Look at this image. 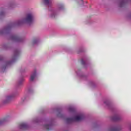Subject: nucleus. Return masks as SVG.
<instances>
[{"label":"nucleus","mask_w":131,"mask_h":131,"mask_svg":"<svg viewBox=\"0 0 131 131\" xmlns=\"http://www.w3.org/2000/svg\"><path fill=\"white\" fill-rule=\"evenodd\" d=\"M84 118V116L81 115L80 116H77L74 118H68L66 119V122L68 123H71V122H74V121H80Z\"/></svg>","instance_id":"f257e3e1"},{"label":"nucleus","mask_w":131,"mask_h":131,"mask_svg":"<svg viewBox=\"0 0 131 131\" xmlns=\"http://www.w3.org/2000/svg\"><path fill=\"white\" fill-rule=\"evenodd\" d=\"M33 21V15L31 13H29L27 15V16L25 19V21L26 23H29V24H31L32 22Z\"/></svg>","instance_id":"f03ea898"},{"label":"nucleus","mask_w":131,"mask_h":131,"mask_svg":"<svg viewBox=\"0 0 131 131\" xmlns=\"http://www.w3.org/2000/svg\"><path fill=\"white\" fill-rule=\"evenodd\" d=\"M11 39L14 40L15 41L20 42L23 41V38L16 35L12 36Z\"/></svg>","instance_id":"7ed1b4c3"},{"label":"nucleus","mask_w":131,"mask_h":131,"mask_svg":"<svg viewBox=\"0 0 131 131\" xmlns=\"http://www.w3.org/2000/svg\"><path fill=\"white\" fill-rule=\"evenodd\" d=\"M19 127L21 129H27V128L28 127V125H27L26 123H21L19 125Z\"/></svg>","instance_id":"20e7f679"},{"label":"nucleus","mask_w":131,"mask_h":131,"mask_svg":"<svg viewBox=\"0 0 131 131\" xmlns=\"http://www.w3.org/2000/svg\"><path fill=\"white\" fill-rule=\"evenodd\" d=\"M12 96H6V98H5V100L3 101V103L4 104H7L8 103H9V102H10V101H11V100H12Z\"/></svg>","instance_id":"39448f33"},{"label":"nucleus","mask_w":131,"mask_h":131,"mask_svg":"<svg viewBox=\"0 0 131 131\" xmlns=\"http://www.w3.org/2000/svg\"><path fill=\"white\" fill-rule=\"evenodd\" d=\"M35 76H36V71H34L33 73L31 75L30 80L31 81H33L34 78H35Z\"/></svg>","instance_id":"423d86ee"},{"label":"nucleus","mask_w":131,"mask_h":131,"mask_svg":"<svg viewBox=\"0 0 131 131\" xmlns=\"http://www.w3.org/2000/svg\"><path fill=\"white\" fill-rule=\"evenodd\" d=\"M23 22V21H18L16 24H11L7 28H6V29H9L11 28V27H12V26H13V25H14V24H15V25H19V24H21V23H22Z\"/></svg>","instance_id":"0eeeda50"},{"label":"nucleus","mask_w":131,"mask_h":131,"mask_svg":"<svg viewBox=\"0 0 131 131\" xmlns=\"http://www.w3.org/2000/svg\"><path fill=\"white\" fill-rule=\"evenodd\" d=\"M112 120L114 121H117L120 119V117L118 115H116L112 118Z\"/></svg>","instance_id":"6e6552de"},{"label":"nucleus","mask_w":131,"mask_h":131,"mask_svg":"<svg viewBox=\"0 0 131 131\" xmlns=\"http://www.w3.org/2000/svg\"><path fill=\"white\" fill-rule=\"evenodd\" d=\"M8 120H9L8 117L4 118L3 119L0 120V125H2V124H3V123H4V122H7Z\"/></svg>","instance_id":"1a4fd4ad"},{"label":"nucleus","mask_w":131,"mask_h":131,"mask_svg":"<svg viewBox=\"0 0 131 131\" xmlns=\"http://www.w3.org/2000/svg\"><path fill=\"white\" fill-rule=\"evenodd\" d=\"M52 124H46L44 126V127H45V128L47 129V130H50V129H52Z\"/></svg>","instance_id":"9d476101"},{"label":"nucleus","mask_w":131,"mask_h":131,"mask_svg":"<svg viewBox=\"0 0 131 131\" xmlns=\"http://www.w3.org/2000/svg\"><path fill=\"white\" fill-rule=\"evenodd\" d=\"M44 4L46 6H49L50 5V0H43Z\"/></svg>","instance_id":"9b49d317"},{"label":"nucleus","mask_w":131,"mask_h":131,"mask_svg":"<svg viewBox=\"0 0 131 131\" xmlns=\"http://www.w3.org/2000/svg\"><path fill=\"white\" fill-rule=\"evenodd\" d=\"M112 131H119V128L117 127L113 128L111 129Z\"/></svg>","instance_id":"f8f14e48"},{"label":"nucleus","mask_w":131,"mask_h":131,"mask_svg":"<svg viewBox=\"0 0 131 131\" xmlns=\"http://www.w3.org/2000/svg\"><path fill=\"white\" fill-rule=\"evenodd\" d=\"M81 63L82 65H84V64H85V62H84V61H83V59L81 60Z\"/></svg>","instance_id":"ddd939ff"},{"label":"nucleus","mask_w":131,"mask_h":131,"mask_svg":"<svg viewBox=\"0 0 131 131\" xmlns=\"http://www.w3.org/2000/svg\"><path fill=\"white\" fill-rule=\"evenodd\" d=\"M104 104H105L107 106H108V105H109V101H104Z\"/></svg>","instance_id":"4468645a"},{"label":"nucleus","mask_w":131,"mask_h":131,"mask_svg":"<svg viewBox=\"0 0 131 131\" xmlns=\"http://www.w3.org/2000/svg\"><path fill=\"white\" fill-rule=\"evenodd\" d=\"M69 111H70V112H72L74 111V109H73V108H70Z\"/></svg>","instance_id":"2eb2a0df"},{"label":"nucleus","mask_w":131,"mask_h":131,"mask_svg":"<svg viewBox=\"0 0 131 131\" xmlns=\"http://www.w3.org/2000/svg\"><path fill=\"white\" fill-rule=\"evenodd\" d=\"M36 42H37V40H33V43H36Z\"/></svg>","instance_id":"dca6fc26"},{"label":"nucleus","mask_w":131,"mask_h":131,"mask_svg":"<svg viewBox=\"0 0 131 131\" xmlns=\"http://www.w3.org/2000/svg\"><path fill=\"white\" fill-rule=\"evenodd\" d=\"M11 63H12V61H8L7 62V65H9V64H11Z\"/></svg>","instance_id":"f3484780"},{"label":"nucleus","mask_w":131,"mask_h":131,"mask_svg":"<svg viewBox=\"0 0 131 131\" xmlns=\"http://www.w3.org/2000/svg\"><path fill=\"white\" fill-rule=\"evenodd\" d=\"M51 17H52V18H53V17H55V15H53L51 16Z\"/></svg>","instance_id":"a211bd4d"},{"label":"nucleus","mask_w":131,"mask_h":131,"mask_svg":"<svg viewBox=\"0 0 131 131\" xmlns=\"http://www.w3.org/2000/svg\"><path fill=\"white\" fill-rule=\"evenodd\" d=\"M2 60V57L0 56V61Z\"/></svg>","instance_id":"6ab92c4d"},{"label":"nucleus","mask_w":131,"mask_h":131,"mask_svg":"<svg viewBox=\"0 0 131 131\" xmlns=\"http://www.w3.org/2000/svg\"><path fill=\"white\" fill-rule=\"evenodd\" d=\"M130 130H131V126L130 127Z\"/></svg>","instance_id":"aec40b11"}]
</instances>
